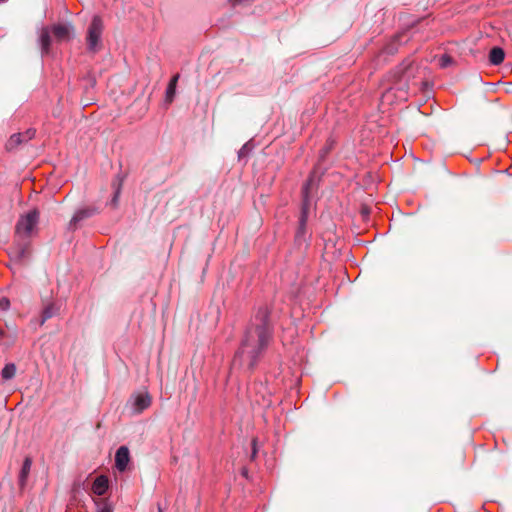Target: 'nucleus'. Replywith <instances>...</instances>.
<instances>
[{"mask_svg":"<svg viewBox=\"0 0 512 512\" xmlns=\"http://www.w3.org/2000/svg\"><path fill=\"white\" fill-rule=\"evenodd\" d=\"M118 195H119V191H117V192L115 193V196H114V198H113V203H114V204H115V203H116V201H117Z\"/></svg>","mask_w":512,"mask_h":512,"instance_id":"nucleus-24","label":"nucleus"},{"mask_svg":"<svg viewBox=\"0 0 512 512\" xmlns=\"http://www.w3.org/2000/svg\"><path fill=\"white\" fill-rule=\"evenodd\" d=\"M393 90H394V88L391 87V88L387 89L385 91V93H383V95H382V101L383 102L390 101L391 97L393 96Z\"/></svg>","mask_w":512,"mask_h":512,"instance_id":"nucleus-21","label":"nucleus"},{"mask_svg":"<svg viewBox=\"0 0 512 512\" xmlns=\"http://www.w3.org/2000/svg\"><path fill=\"white\" fill-rule=\"evenodd\" d=\"M104 25L103 20L99 16H94L87 30L86 42L88 50L97 52L102 47V33Z\"/></svg>","mask_w":512,"mask_h":512,"instance_id":"nucleus-4","label":"nucleus"},{"mask_svg":"<svg viewBox=\"0 0 512 512\" xmlns=\"http://www.w3.org/2000/svg\"><path fill=\"white\" fill-rule=\"evenodd\" d=\"M109 488V479L105 475H100L95 478L92 483L91 491L97 496L104 495Z\"/></svg>","mask_w":512,"mask_h":512,"instance_id":"nucleus-9","label":"nucleus"},{"mask_svg":"<svg viewBox=\"0 0 512 512\" xmlns=\"http://www.w3.org/2000/svg\"><path fill=\"white\" fill-rule=\"evenodd\" d=\"M159 512H162V509H161V508H159Z\"/></svg>","mask_w":512,"mask_h":512,"instance_id":"nucleus-26","label":"nucleus"},{"mask_svg":"<svg viewBox=\"0 0 512 512\" xmlns=\"http://www.w3.org/2000/svg\"><path fill=\"white\" fill-rule=\"evenodd\" d=\"M152 398L148 392H141L134 396L133 409L134 412L139 414L150 407Z\"/></svg>","mask_w":512,"mask_h":512,"instance_id":"nucleus-6","label":"nucleus"},{"mask_svg":"<svg viewBox=\"0 0 512 512\" xmlns=\"http://www.w3.org/2000/svg\"><path fill=\"white\" fill-rule=\"evenodd\" d=\"M402 100H406V93H403V95L400 97Z\"/></svg>","mask_w":512,"mask_h":512,"instance_id":"nucleus-25","label":"nucleus"},{"mask_svg":"<svg viewBox=\"0 0 512 512\" xmlns=\"http://www.w3.org/2000/svg\"><path fill=\"white\" fill-rule=\"evenodd\" d=\"M130 462L129 449L126 446L118 448L115 454V467L118 471L124 472Z\"/></svg>","mask_w":512,"mask_h":512,"instance_id":"nucleus-7","label":"nucleus"},{"mask_svg":"<svg viewBox=\"0 0 512 512\" xmlns=\"http://www.w3.org/2000/svg\"><path fill=\"white\" fill-rule=\"evenodd\" d=\"M58 311L59 307L55 303L47 304L42 311L40 324H44L48 319L56 315Z\"/></svg>","mask_w":512,"mask_h":512,"instance_id":"nucleus-14","label":"nucleus"},{"mask_svg":"<svg viewBox=\"0 0 512 512\" xmlns=\"http://www.w3.org/2000/svg\"><path fill=\"white\" fill-rule=\"evenodd\" d=\"M178 79H179V74H176L174 75L169 84H168V87H167V90H166V101L168 103H171L174 99V95H175V92H176V85H177V82H178Z\"/></svg>","mask_w":512,"mask_h":512,"instance_id":"nucleus-16","label":"nucleus"},{"mask_svg":"<svg viewBox=\"0 0 512 512\" xmlns=\"http://www.w3.org/2000/svg\"><path fill=\"white\" fill-rule=\"evenodd\" d=\"M9 307H10L9 299L6 297L1 298L0 299V309L3 311H6V310H8Z\"/></svg>","mask_w":512,"mask_h":512,"instance_id":"nucleus-20","label":"nucleus"},{"mask_svg":"<svg viewBox=\"0 0 512 512\" xmlns=\"http://www.w3.org/2000/svg\"><path fill=\"white\" fill-rule=\"evenodd\" d=\"M268 318V309L260 307L245 331L241 346L235 355V362L239 360L248 368H253L256 365L272 338Z\"/></svg>","mask_w":512,"mask_h":512,"instance_id":"nucleus-1","label":"nucleus"},{"mask_svg":"<svg viewBox=\"0 0 512 512\" xmlns=\"http://www.w3.org/2000/svg\"><path fill=\"white\" fill-rule=\"evenodd\" d=\"M17 339V335L15 332L8 333L4 328L0 326V345L5 348L12 347Z\"/></svg>","mask_w":512,"mask_h":512,"instance_id":"nucleus-13","label":"nucleus"},{"mask_svg":"<svg viewBox=\"0 0 512 512\" xmlns=\"http://www.w3.org/2000/svg\"><path fill=\"white\" fill-rule=\"evenodd\" d=\"M407 41V36L405 33H401V34H398L397 36H395L394 40L392 41V43H390L387 47H386V50L388 53H393L394 50H396V43H402V42H405Z\"/></svg>","mask_w":512,"mask_h":512,"instance_id":"nucleus-19","label":"nucleus"},{"mask_svg":"<svg viewBox=\"0 0 512 512\" xmlns=\"http://www.w3.org/2000/svg\"><path fill=\"white\" fill-rule=\"evenodd\" d=\"M504 58H505V53H504L503 49H501L499 47H494L491 49V51L489 53V60L492 64L499 65L503 62Z\"/></svg>","mask_w":512,"mask_h":512,"instance_id":"nucleus-15","label":"nucleus"},{"mask_svg":"<svg viewBox=\"0 0 512 512\" xmlns=\"http://www.w3.org/2000/svg\"><path fill=\"white\" fill-rule=\"evenodd\" d=\"M72 27L67 24H55L51 27H44L40 33V45L43 53L47 54L50 51L51 35L54 36L56 41H68L71 37Z\"/></svg>","mask_w":512,"mask_h":512,"instance_id":"nucleus-2","label":"nucleus"},{"mask_svg":"<svg viewBox=\"0 0 512 512\" xmlns=\"http://www.w3.org/2000/svg\"><path fill=\"white\" fill-rule=\"evenodd\" d=\"M35 136V130L28 129L24 133L13 134L6 143V149L11 151L23 142L31 140Z\"/></svg>","mask_w":512,"mask_h":512,"instance_id":"nucleus-5","label":"nucleus"},{"mask_svg":"<svg viewBox=\"0 0 512 512\" xmlns=\"http://www.w3.org/2000/svg\"><path fill=\"white\" fill-rule=\"evenodd\" d=\"M233 6L250 3L253 0H230Z\"/></svg>","mask_w":512,"mask_h":512,"instance_id":"nucleus-22","label":"nucleus"},{"mask_svg":"<svg viewBox=\"0 0 512 512\" xmlns=\"http://www.w3.org/2000/svg\"><path fill=\"white\" fill-rule=\"evenodd\" d=\"M314 185L313 176H310L305 185L303 186L302 193H303V211L301 216V226H304L306 221V209L309 202V194Z\"/></svg>","mask_w":512,"mask_h":512,"instance_id":"nucleus-11","label":"nucleus"},{"mask_svg":"<svg viewBox=\"0 0 512 512\" xmlns=\"http://www.w3.org/2000/svg\"><path fill=\"white\" fill-rule=\"evenodd\" d=\"M449 62H450V58L448 56H443L441 58V66L442 67H446Z\"/></svg>","mask_w":512,"mask_h":512,"instance_id":"nucleus-23","label":"nucleus"},{"mask_svg":"<svg viewBox=\"0 0 512 512\" xmlns=\"http://www.w3.org/2000/svg\"><path fill=\"white\" fill-rule=\"evenodd\" d=\"M32 467V459L30 457H26L23 461L22 468L19 473V486L24 487L26 485L28 476L30 474Z\"/></svg>","mask_w":512,"mask_h":512,"instance_id":"nucleus-12","label":"nucleus"},{"mask_svg":"<svg viewBox=\"0 0 512 512\" xmlns=\"http://www.w3.org/2000/svg\"><path fill=\"white\" fill-rule=\"evenodd\" d=\"M96 213V210L94 208H83L73 215L72 219L69 222V228L71 230H75L78 227V224L83 221L84 219H87L91 216H93Z\"/></svg>","mask_w":512,"mask_h":512,"instance_id":"nucleus-8","label":"nucleus"},{"mask_svg":"<svg viewBox=\"0 0 512 512\" xmlns=\"http://www.w3.org/2000/svg\"><path fill=\"white\" fill-rule=\"evenodd\" d=\"M96 512H113L112 506L107 499H94Z\"/></svg>","mask_w":512,"mask_h":512,"instance_id":"nucleus-18","label":"nucleus"},{"mask_svg":"<svg viewBox=\"0 0 512 512\" xmlns=\"http://www.w3.org/2000/svg\"><path fill=\"white\" fill-rule=\"evenodd\" d=\"M16 374V366L13 363H8L4 366L1 371V377L3 380H10L14 378Z\"/></svg>","mask_w":512,"mask_h":512,"instance_id":"nucleus-17","label":"nucleus"},{"mask_svg":"<svg viewBox=\"0 0 512 512\" xmlns=\"http://www.w3.org/2000/svg\"><path fill=\"white\" fill-rule=\"evenodd\" d=\"M9 254L12 260L16 262H21L30 256V246L29 244H23L13 247L11 248Z\"/></svg>","mask_w":512,"mask_h":512,"instance_id":"nucleus-10","label":"nucleus"},{"mask_svg":"<svg viewBox=\"0 0 512 512\" xmlns=\"http://www.w3.org/2000/svg\"><path fill=\"white\" fill-rule=\"evenodd\" d=\"M40 213L37 209H32L22 214L15 226V234L17 237L26 239L30 238L37 230Z\"/></svg>","mask_w":512,"mask_h":512,"instance_id":"nucleus-3","label":"nucleus"}]
</instances>
